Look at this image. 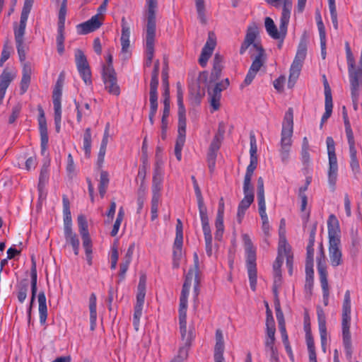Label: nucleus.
I'll return each mask as SVG.
<instances>
[{
	"mask_svg": "<svg viewBox=\"0 0 362 362\" xmlns=\"http://www.w3.org/2000/svg\"><path fill=\"white\" fill-rule=\"evenodd\" d=\"M259 35V28L256 23H252L247 28L246 35L243 42L240 48V54H243L250 45H252L257 51L258 54L253 59L252 63L244 80L245 86L250 85L260 68L264 64V49L258 43H255V39Z\"/></svg>",
	"mask_w": 362,
	"mask_h": 362,
	"instance_id": "nucleus-1",
	"label": "nucleus"
},
{
	"mask_svg": "<svg viewBox=\"0 0 362 362\" xmlns=\"http://www.w3.org/2000/svg\"><path fill=\"white\" fill-rule=\"evenodd\" d=\"M293 7L292 0H284V6L280 18L279 31L270 17H267L264 21L265 29L268 35L275 40L285 38L287 33V27L289 23L291 12Z\"/></svg>",
	"mask_w": 362,
	"mask_h": 362,
	"instance_id": "nucleus-2",
	"label": "nucleus"
},
{
	"mask_svg": "<svg viewBox=\"0 0 362 362\" xmlns=\"http://www.w3.org/2000/svg\"><path fill=\"white\" fill-rule=\"evenodd\" d=\"M293 130V109L288 108L286 112L281 133L280 157L283 163H287L289 159L290 151L292 146V135Z\"/></svg>",
	"mask_w": 362,
	"mask_h": 362,
	"instance_id": "nucleus-3",
	"label": "nucleus"
},
{
	"mask_svg": "<svg viewBox=\"0 0 362 362\" xmlns=\"http://www.w3.org/2000/svg\"><path fill=\"white\" fill-rule=\"evenodd\" d=\"M242 239L245 250L246 266L249 277L250 286L251 289L255 291L256 290L257 279L256 249L254 247L249 235L243 234Z\"/></svg>",
	"mask_w": 362,
	"mask_h": 362,
	"instance_id": "nucleus-4",
	"label": "nucleus"
},
{
	"mask_svg": "<svg viewBox=\"0 0 362 362\" xmlns=\"http://www.w3.org/2000/svg\"><path fill=\"white\" fill-rule=\"evenodd\" d=\"M307 54V44L305 39H301L297 52L290 68L288 86L292 87L298 78L303 62Z\"/></svg>",
	"mask_w": 362,
	"mask_h": 362,
	"instance_id": "nucleus-5",
	"label": "nucleus"
},
{
	"mask_svg": "<svg viewBox=\"0 0 362 362\" xmlns=\"http://www.w3.org/2000/svg\"><path fill=\"white\" fill-rule=\"evenodd\" d=\"M326 144L329 158L328 182L332 190L334 191L337 180L338 164L335 153V143L333 138L331 136L327 137Z\"/></svg>",
	"mask_w": 362,
	"mask_h": 362,
	"instance_id": "nucleus-6",
	"label": "nucleus"
},
{
	"mask_svg": "<svg viewBox=\"0 0 362 362\" xmlns=\"http://www.w3.org/2000/svg\"><path fill=\"white\" fill-rule=\"evenodd\" d=\"M346 54L349 67V74L351 88V93L354 94L362 82V68L354 71L355 61L349 42H346Z\"/></svg>",
	"mask_w": 362,
	"mask_h": 362,
	"instance_id": "nucleus-7",
	"label": "nucleus"
},
{
	"mask_svg": "<svg viewBox=\"0 0 362 362\" xmlns=\"http://www.w3.org/2000/svg\"><path fill=\"white\" fill-rule=\"evenodd\" d=\"M78 230L81 234L82 241H83V247L85 250L86 252V258L87 262L89 265L92 264V241L90 238L88 228V223L86 218L84 216L80 215L78 216Z\"/></svg>",
	"mask_w": 362,
	"mask_h": 362,
	"instance_id": "nucleus-8",
	"label": "nucleus"
},
{
	"mask_svg": "<svg viewBox=\"0 0 362 362\" xmlns=\"http://www.w3.org/2000/svg\"><path fill=\"white\" fill-rule=\"evenodd\" d=\"M63 81L59 78L54 86L52 92V100L54 110V124L56 132L59 133L61 129L62 122V95Z\"/></svg>",
	"mask_w": 362,
	"mask_h": 362,
	"instance_id": "nucleus-9",
	"label": "nucleus"
},
{
	"mask_svg": "<svg viewBox=\"0 0 362 362\" xmlns=\"http://www.w3.org/2000/svg\"><path fill=\"white\" fill-rule=\"evenodd\" d=\"M75 62L78 71L84 83L86 85H90L92 83L90 68L87 58L82 50H76Z\"/></svg>",
	"mask_w": 362,
	"mask_h": 362,
	"instance_id": "nucleus-10",
	"label": "nucleus"
},
{
	"mask_svg": "<svg viewBox=\"0 0 362 362\" xmlns=\"http://www.w3.org/2000/svg\"><path fill=\"white\" fill-rule=\"evenodd\" d=\"M156 25L146 24V61L145 66H151L154 56V43Z\"/></svg>",
	"mask_w": 362,
	"mask_h": 362,
	"instance_id": "nucleus-11",
	"label": "nucleus"
},
{
	"mask_svg": "<svg viewBox=\"0 0 362 362\" xmlns=\"http://www.w3.org/2000/svg\"><path fill=\"white\" fill-rule=\"evenodd\" d=\"M102 77L105 88L112 95L118 96L120 93V88L117 84L116 72L111 67L106 68L103 71Z\"/></svg>",
	"mask_w": 362,
	"mask_h": 362,
	"instance_id": "nucleus-12",
	"label": "nucleus"
},
{
	"mask_svg": "<svg viewBox=\"0 0 362 362\" xmlns=\"http://www.w3.org/2000/svg\"><path fill=\"white\" fill-rule=\"evenodd\" d=\"M180 336L182 345L180 347L178 354L175 358L178 359L180 362H183L187 358L188 352L192 345V342L195 338L194 327H190L188 330L185 329V334L184 337L182 333H180Z\"/></svg>",
	"mask_w": 362,
	"mask_h": 362,
	"instance_id": "nucleus-13",
	"label": "nucleus"
},
{
	"mask_svg": "<svg viewBox=\"0 0 362 362\" xmlns=\"http://www.w3.org/2000/svg\"><path fill=\"white\" fill-rule=\"evenodd\" d=\"M244 197L239 203L237 212V220L239 223L245 216L246 210L250 207L254 201V189L253 186L243 185Z\"/></svg>",
	"mask_w": 362,
	"mask_h": 362,
	"instance_id": "nucleus-14",
	"label": "nucleus"
},
{
	"mask_svg": "<svg viewBox=\"0 0 362 362\" xmlns=\"http://www.w3.org/2000/svg\"><path fill=\"white\" fill-rule=\"evenodd\" d=\"M199 212L204 236L206 252L209 257H211L212 255V235L207 215V209Z\"/></svg>",
	"mask_w": 362,
	"mask_h": 362,
	"instance_id": "nucleus-15",
	"label": "nucleus"
},
{
	"mask_svg": "<svg viewBox=\"0 0 362 362\" xmlns=\"http://www.w3.org/2000/svg\"><path fill=\"white\" fill-rule=\"evenodd\" d=\"M17 76V70L13 66H6L0 75V104L2 103L6 90L11 82Z\"/></svg>",
	"mask_w": 362,
	"mask_h": 362,
	"instance_id": "nucleus-16",
	"label": "nucleus"
},
{
	"mask_svg": "<svg viewBox=\"0 0 362 362\" xmlns=\"http://www.w3.org/2000/svg\"><path fill=\"white\" fill-rule=\"evenodd\" d=\"M329 257L330 264L333 267H337L343 264L342 252L341 250V240L329 241Z\"/></svg>",
	"mask_w": 362,
	"mask_h": 362,
	"instance_id": "nucleus-17",
	"label": "nucleus"
},
{
	"mask_svg": "<svg viewBox=\"0 0 362 362\" xmlns=\"http://www.w3.org/2000/svg\"><path fill=\"white\" fill-rule=\"evenodd\" d=\"M229 86V80H225L217 83L211 92H209L210 96V104L214 110H218L220 107V100L221 98V92L226 90Z\"/></svg>",
	"mask_w": 362,
	"mask_h": 362,
	"instance_id": "nucleus-18",
	"label": "nucleus"
},
{
	"mask_svg": "<svg viewBox=\"0 0 362 362\" xmlns=\"http://www.w3.org/2000/svg\"><path fill=\"white\" fill-rule=\"evenodd\" d=\"M216 45V41L215 35L213 33L209 32L207 41L202 48V53L199 59V63L202 67H205L206 66L207 62L211 56Z\"/></svg>",
	"mask_w": 362,
	"mask_h": 362,
	"instance_id": "nucleus-19",
	"label": "nucleus"
},
{
	"mask_svg": "<svg viewBox=\"0 0 362 362\" xmlns=\"http://www.w3.org/2000/svg\"><path fill=\"white\" fill-rule=\"evenodd\" d=\"M41 117L39 119V131L40 135V148L42 155H45L48 148L49 136L44 112L41 109Z\"/></svg>",
	"mask_w": 362,
	"mask_h": 362,
	"instance_id": "nucleus-20",
	"label": "nucleus"
},
{
	"mask_svg": "<svg viewBox=\"0 0 362 362\" xmlns=\"http://www.w3.org/2000/svg\"><path fill=\"white\" fill-rule=\"evenodd\" d=\"M101 25L102 23L99 20L98 14H97L92 16L88 21L79 24L77 26L78 32L82 35L88 34L98 29Z\"/></svg>",
	"mask_w": 362,
	"mask_h": 362,
	"instance_id": "nucleus-21",
	"label": "nucleus"
},
{
	"mask_svg": "<svg viewBox=\"0 0 362 362\" xmlns=\"http://www.w3.org/2000/svg\"><path fill=\"white\" fill-rule=\"evenodd\" d=\"M163 179V170L160 166L156 165L153 171L152 180V197L160 198V191L162 189Z\"/></svg>",
	"mask_w": 362,
	"mask_h": 362,
	"instance_id": "nucleus-22",
	"label": "nucleus"
},
{
	"mask_svg": "<svg viewBox=\"0 0 362 362\" xmlns=\"http://www.w3.org/2000/svg\"><path fill=\"white\" fill-rule=\"evenodd\" d=\"M327 229L329 241H332L333 239H334V240H341L339 221L334 214L329 216Z\"/></svg>",
	"mask_w": 362,
	"mask_h": 362,
	"instance_id": "nucleus-23",
	"label": "nucleus"
},
{
	"mask_svg": "<svg viewBox=\"0 0 362 362\" xmlns=\"http://www.w3.org/2000/svg\"><path fill=\"white\" fill-rule=\"evenodd\" d=\"M187 299L185 298H180L179 305V330L184 336L185 334V329H187Z\"/></svg>",
	"mask_w": 362,
	"mask_h": 362,
	"instance_id": "nucleus-24",
	"label": "nucleus"
},
{
	"mask_svg": "<svg viewBox=\"0 0 362 362\" xmlns=\"http://www.w3.org/2000/svg\"><path fill=\"white\" fill-rule=\"evenodd\" d=\"M279 246L281 249L282 257L286 259V266L288 268L289 274L291 275L293 272V255L291 251V247L288 244L285 238L279 240Z\"/></svg>",
	"mask_w": 362,
	"mask_h": 362,
	"instance_id": "nucleus-25",
	"label": "nucleus"
},
{
	"mask_svg": "<svg viewBox=\"0 0 362 362\" xmlns=\"http://www.w3.org/2000/svg\"><path fill=\"white\" fill-rule=\"evenodd\" d=\"M146 10L145 16L146 24L156 25V11L158 9V0H146Z\"/></svg>",
	"mask_w": 362,
	"mask_h": 362,
	"instance_id": "nucleus-26",
	"label": "nucleus"
},
{
	"mask_svg": "<svg viewBox=\"0 0 362 362\" xmlns=\"http://www.w3.org/2000/svg\"><path fill=\"white\" fill-rule=\"evenodd\" d=\"M49 165L50 160H47L44 162L42 166L41 167L37 186L40 192H42L44 190L46 185L48 183Z\"/></svg>",
	"mask_w": 362,
	"mask_h": 362,
	"instance_id": "nucleus-27",
	"label": "nucleus"
},
{
	"mask_svg": "<svg viewBox=\"0 0 362 362\" xmlns=\"http://www.w3.org/2000/svg\"><path fill=\"white\" fill-rule=\"evenodd\" d=\"M146 276L145 274L141 275L137 287L136 303L135 305L143 307L146 296Z\"/></svg>",
	"mask_w": 362,
	"mask_h": 362,
	"instance_id": "nucleus-28",
	"label": "nucleus"
},
{
	"mask_svg": "<svg viewBox=\"0 0 362 362\" xmlns=\"http://www.w3.org/2000/svg\"><path fill=\"white\" fill-rule=\"evenodd\" d=\"M64 238L66 243L71 245L76 255L79 253L80 243L78 235L71 230H64Z\"/></svg>",
	"mask_w": 362,
	"mask_h": 362,
	"instance_id": "nucleus-29",
	"label": "nucleus"
},
{
	"mask_svg": "<svg viewBox=\"0 0 362 362\" xmlns=\"http://www.w3.org/2000/svg\"><path fill=\"white\" fill-rule=\"evenodd\" d=\"M276 341H264V351L271 362H279V351L275 345Z\"/></svg>",
	"mask_w": 362,
	"mask_h": 362,
	"instance_id": "nucleus-30",
	"label": "nucleus"
},
{
	"mask_svg": "<svg viewBox=\"0 0 362 362\" xmlns=\"http://www.w3.org/2000/svg\"><path fill=\"white\" fill-rule=\"evenodd\" d=\"M159 61L157 60L154 64V67L151 73V78L150 81L149 94H158V87L159 84Z\"/></svg>",
	"mask_w": 362,
	"mask_h": 362,
	"instance_id": "nucleus-31",
	"label": "nucleus"
},
{
	"mask_svg": "<svg viewBox=\"0 0 362 362\" xmlns=\"http://www.w3.org/2000/svg\"><path fill=\"white\" fill-rule=\"evenodd\" d=\"M96 296L91 293L89 298V310H90V329L94 330L96 325L97 311H96Z\"/></svg>",
	"mask_w": 362,
	"mask_h": 362,
	"instance_id": "nucleus-32",
	"label": "nucleus"
},
{
	"mask_svg": "<svg viewBox=\"0 0 362 362\" xmlns=\"http://www.w3.org/2000/svg\"><path fill=\"white\" fill-rule=\"evenodd\" d=\"M40 322L45 325L47 317L46 297L43 293L38 295Z\"/></svg>",
	"mask_w": 362,
	"mask_h": 362,
	"instance_id": "nucleus-33",
	"label": "nucleus"
},
{
	"mask_svg": "<svg viewBox=\"0 0 362 362\" xmlns=\"http://www.w3.org/2000/svg\"><path fill=\"white\" fill-rule=\"evenodd\" d=\"M222 62L223 57L216 53L214 57L213 69L211 74L212 80H217L220 77L223 68Z\"/></svg>",
	"mask_w": 362,
	"mask_h": 362,
	"instance_id": "nucleus-34",
	"label": "nucleus"
},
{
	"mask_svg": "<svg viewBox=\"0 0 362 362\" xmlns=\"http://www.w3.org/2000/svg\"><path fill=\"white\" fill-rule=\"evenodd\" d=\"M14 33L16 41L17 49L19 59L22 61V42H23V14L20 18V23L18 28H14Z\"/></svg>",
	"mask_w": 362,
	"mask_h": 362,
	"instance_id": "nucleus-35",
	"label": "nucleus"
},
{
	"mask_svg": "<svg viewBox=\"0 0 362 362\" xmlns=\"http://www.w3.org/2000/svg\"><path fill=\"white\" fill-rule=\"evenodd\" d=\"M257 166V158H250V164L247 167L246 173L244 177V185L252 186L251 183L252 177L255 170Z\"/></svg>",
	"mask_w": 362,
	"mask_h": 362,
	"instance_id": "nucleus-36",
	"label": "nucleus"
},
{
	"mask_svg": "<svg viewBox=\"0 0 362 362\" xmlns=\"http://www.w3.org/2000/svg\"><path fill=\"white\" fill-rule=\"evenodd\" d=\"M76 108L77 110L76 119L78 122H81L83 116H89L91 113L90 105L88 103H80L75 101Z\"/></svg>",
	"mask_w": 362,
	"mask_h": 362,
	"instance_id": "nucleus-37",
	"label": "nucleus"
},
{
	"mask_svg": "<svg viewBox=\"0 0 362 362\" xmlns=\"http://www.w3.org/2000/svg\"><path fill=\"white\" fill-rule=\"evenodd\" d=\"M158 94H149L150 111L148 118L151 125L154 124V118L158 110Z\"/></svg>",
	"mask_w": 362,
	"mask_h": 362,
	"instance_id": "nucleus-38",
	"label": "nucleus"
},
{
	"mask_svg": "<svg viewBox=\"0 0 362 362\" xmlns=\"http://www.w3.org/2000/svg\"><path fill=\"white\" fill-rule=\"evenodd\" d=\"M317 272L320 276V281L323 278L327 279V272L326 267V256L325 255L324 249L322 248V256L317 257Z\"/></svg>",
	"mask_w": 362,
	"mask_h": 362,
	"instance_id": "nucleus-39",
	"label": "nucleus"
},
{
	"mask_svg": "<svg viewBox=\"0 0 362 362\" xmlns=\"http://www.w3.org/2000/svg\"><path fill=\"white\" fill-rule=\"evenodd\" d=\"M314 284V269L313 266H305V289L310 293H312V290Z\"/></svg>",
	"mask_w": 362,
	"mask_h": 362,
	"instance_id": "nucleus-40",
	"label": "nucleus"
},
{
	"mask_svg": "<svg viewBox=\"0 0 362 362\" xmlns=\"http://www.w3.org/2000/svg\"><path fill=\"white\" fill-rule=\"evenodd\" d=\"M109 182H110V180H109L108 173L107 171L102 170L100 172V183H99V186H98L99 193L102 198L105 196V194L106 193V190L108 187Z\"/></svg>",
	"mask_w": 362,
	"mask_h": 362,
	"instance_id": "nucleus-41",
	"label": "nucleus"
},
{
	"mask_svg": "<svg viewBox=\"0 0 362 362\" xmlns=\"http://www.w3.org/2000/svg\"><path fill=\"white\" fill-rule=\"evenodd\" d=\"M85 155L89 157L91 151V129L86 128L83 134V147Z\"/></svg>",
	"mask_w": 362,
	"mask_h": 362,
	"instance_id": "nucleus-42",
	"label": "nucleus"
},
{
	"mask_svg": "<svg viewBox=\"0 0 362 362\" xmlns=\"http://www.w3.org/2000/svg\"><path fill=\"white\" fill-rule=\"evenodd\" d=\"M13 52V47L8 41H6L1 53L0 66L2 67L4 63L9 59Z\"/></svg>",
	"mask_w": 362,
	"mask_h": 362,
	"instance_id": "nucleus-43",
	"label": "nucleus"
},
{
	"mask_svg": "<svg viewBox=\"0 0 362 362\" xmlns=\"http://www.w3.org/2000/svg\"><path fill=\"white\" fill-rule=\"evenodd\" d=\"M342 317L351 318V296L349 290L346 291L344 295L342 306Z\"/></svg>",
	"mask_w": 362,
	"mask_h": 362,
	"instance_id": "nucleus-44",
	"label": "nucleus"
},
{
	"mask_svg": "<svg viewBox=\"0 0 362 362\" xmlns=\"http://www.w3.org/2000/svg\"><path fill=\"white\" fill-rule=\"evenodd\" d=\"M215 238L217 240H221L224 232L223 216H216L215 221Z\"/></svg>",
	"mask_w": 362,
	"mask_h": 362,
	"instance_id": "nucleus-45",
	"label": "nucleus"
},
{
	"mask_svg": "<svg viewBox=\"0 0 362 362\" xmlns=\"http://www.w3.org/2000/svg\"><path fill=\"white\" fill-rule=\"evenodd\" d=\"M350 323L351 318L342 317L341 319V329H342V339L344 341H351L350 333Z\"/></svg>",
	"mask_w": 362,
	"mask_h": 362,
	"instance_id": "nucleus-46",
	"label": "nucleus"
},
{
	"mask_svg": "<svg viewBox=\"0 0 362 362\" xmlns=\"http://www.w3.org/2000/svg\"><path fill=\"white\" fill-rule=\"evenodd\" d=\"M196 8L198 14V18L200 22L203 24L206 23V18L205 16V6L204 0H194Z\"/></svg>",
	"mask_w": 362,
	"mask_h": 362,
	"instance_id": "nucleus-47",
	"label": "nucleus"
},
{
	"mask_svg": "<svg viewBox=\"0 0 362 362\" xmlns=\"http://www.w3.org/2000/svg\"><path fill=\"white\" fill-rule=\"evenodd\" d=\"M186 136V127H178V135L176 139L175 148L182 149Z\"/></svg>",
	"mask_w": 362,
	"mask_h": 362,
	"instance_id": "nucleus-48",
	"label": "nucleus"
},
{
	"mask_svg": "<svg viewBox=\"0 0 362 362\" xmlns=\"http://www.w3.org/2000/svg\"><path fill=\"white\" fill-rule=\"evenodd\" d=\"M329 4V8L330 11V16L334 28L338 29V21H337V13L335 5V0H327Z\"/></svg>",
	"mask_w": 362,
	"mask_h": 362,
	"instance_id": "nucleus-49",
	"label": "nucleus"
},
{
	"mask_svg": "<svg viewBox=\"0 0 362 362\" xmlns=\"http://www.w3.org/2000/svg\"><path fill=\"white\" fill-rule=\"evenodd\" d=\"M320 281L322 290V298L325 306L329 304V289L327 279L323 278Z\"/></svg>",
	"mask_w": 362,
	"mask_h": 362,
	"instance_id": "nucleus-50",
	"label": "nucleus"
},
{
	"mask_svg": "<svg viewBox=\"0 0 362 362\" xmlns=\"http://www.w3.org/2000/svg\"><path fill=\"white\" fill-rule=\"evenodd\" d=\"M178 106V127H186V110L184 103L177 104Z\"/></svg>",
	"mask_w": 362,
	"mask_h": 362,
	"instance_id": "nucleus-51",
	"label": "nucleus"
},
{
	"mask_svg": "<svg viewBox=\"0 0 362 362\" xmlns=\"http://www.w3.org/2000/svg\"><path fill=\"white\" fill-rule=\"evenodd\" d=\"M183 240H175L173 244V259L174 260H179L182 256Z\"/></svg>",
	"mask_w": 362,
	"mask_h": 362,
	"instance_id": "nucleus-52",
	"label": "nucleus"
},
{
	"mask_svg": "<svg viewBox=\"0 0 362 362\" xmlns=\"http://www.w3.org/2000/svg\"><path fill=\"white\" fill-rule=\"evenodd\" d=\"M142 310H143V307H139V305L134 306V316H133V325H134V329L136 331H138L139 329V322H140L141 317L142 315Z\"/></svg>",
	"mask_w": 362,
	"mask_h": 362,
	"instance_id": "nucleus-53",
	"label": "nucleus"
},
{
	"mask_svg": "<svg viewBox=\"0 0 362 362\" xmlns=\"http://www.w3.org/2000/svg\"><path fill=\"white\" fill-rule=\"evenodd\" d=\"M160 197H152L151 202V219L155 221L158 218V205Z\"/></svg>",
	"mask_w": 362,
	"mask_h": 362,
	"instance_id": "nucleus-54",
	"label": "nucleus"
},
{
	"mask_svg": "<svg viewBox=\"0 0 362 362\" xmlns=\"http://www.w3.org/2000/svg\"><path fill=\"white\" fill-rule=\"evenodd\" d=\"M194 189L196 197H197V199L199 211L206 210L207 209H206V207L204 205V199H203V197H202V194L201 189H200V188L199 187V185H197V186H194Z\"/></svg>",
	"mask_w": 362,
	"mask_h": 362,
	"instance_id": "nucleus-55",
	"label": "nucleus"
},
{
	"mask_svg": "<svg viewBox=\"0 0 362 362\" xmlns=\"http://www.w3.org/2000/svg\"><path fill=\"white\" fill-rule=\"evenodd\" d=\"M194 189L196 197H197V199L199 211L206 210L207 209H206V207L204 205V199H203V197H202V194L201 189H200V188L199 187V185H197V186H194Z\"/></svg>",
	"mask_w": 362,
	"mask_h": 362,
	"instance_id": "nucleus-56",
	"label": "nucleus"
},
{
	"mask_svg": "<svg viewBox=\"0 0 362 362\" xmlns=\"http://www.w3.org/2000/svg\"><path fill=\"white\" fill-rule=\"evenodd\" d=\"M66 169L69 177H73L76 175L75 165L71 153H69L67 156V165Z\"/></svg>",
	"mask_w": 362,
	"mask_h": 362,
	"instance_id": "nucleus-57",
	"label": "nucleus"
},
{
	"mask_svg": "<svg viewBox=\"0 0 362 362\" xmlns=\"http://www.w3.org/2000/svg\"><path fill=\"white\" fill-rule=\"evenodd\" d=\"M250 158H257V140L254 134L251 133L250 135Z\"/></svg>",
	"mask_w": 362,
	"mask_h": 362,
	"instance_id": "nucleus-58",
	"label": "nucleus"
},
{
	"mask_svg": "<svg viewBox=\"0 0 362 362\" xmlns=\"http://www.w3.org/2000/svg\"><path fill=\"white\" fill-rule=\"evenodd\" d=\"M22 110L21 104H18L12 109V112L8 119V122L13 124L16 122V119L20 117Z\"/></svg>",
	"mask_w": 362,
	"mask_h": 362,
	"instance_id": "nucleus-59",
	"label": "nucleus"
},
{
	"mask_svg": "<svg viewBox=\"0 0 362 362\" xmlns=\"http://www.w3.org/2000/svg\"><path fill=\"white\" fill-rule=\"evenodd\" d=\"M305 266H314V246L307 245Z\"/></svg>",
	"mask_w": 362,
	"mask_h": 362,
	"instance_id": "nucleus-60",
	"label": "nucleus"
},
{
	"mask_svg": "<svg viewBox=\"0 0 362 362\" xmlns=\"http://www.w3.org/2000/svg\"><path fill=\"white\" fill-rule=\"evenodd\" d=\"M317 315L319 327H326V316L323 309L320 306L317 308Z\"/></svg>",
	"mask_w": 362,
	"mask_h": 362,
	"instance_id": "nucleus-61",
	"label": "nucleus"
},
{
	"mask_svg": "<svg viewBox=\"0 0 362 362\" xmlns=\"http://www.w3.org/2000/svg\"><path fill=\"white\" fill-rule=\"evenodd\" d=\"M284 261V257H282L281 249L280 246L278 247V255L276 258V260L273 264V270L274 272L281 271V267L282 266Z\"/></svg>",
	"mask_w": 362,
	"mask_h": 362,
	"instance_id": "nucleus-62",
	"label": "nucleus"
},
{
	"mask_svg": "<svg viewBox=\"0 0 362 362\" xmlns=\"http://www.w3.org/2000/svg\"><path fill=\"white\" fill-rule=\"evenodd\" d=\"M64 215V231L71 230L72 221H71V211H63Z\"/></svg>",
	"mask_w": 362,
	"mask_h": 362,
	"instance_id": "nucleus-63",
	"label": "nucleus"
},
{
	"mask_svg": "<svg viewBox=\"0 0 362 362\" xmlns=\"http://www.w3.org/2000/svg\"><path fill=\"white\" fill-rule=\"evenodd\" d=\"M130 29L127 25L125 18H122V35L121 40H129Z\"/></svg>",
	"mask_w": 362,
	"mask_h": 362,
	"instance_id": "nucleus-64",
	"label": "nucleus"
}]
</instances>
